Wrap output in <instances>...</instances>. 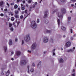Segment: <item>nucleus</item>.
<instances>
[{"instance_id": "nucleus-28", "label": "nucleus", "mask_w": 76, "mask_h": 76, "mask_svg": "<svg viewBox=\"0 0 76 76\" xmlns=\"http://www.w3.org/2000/svg\"><path fill=\"white\" fill-rule=\"evenodd\" d=\"M25 7H23L21 8V10H25Z\"/></svg>"}, {"instance_id": "nucleus-57", "label": "nucleus", "mask_w": 76, "mask_h": 76, "mask_svg": "<svg viewBox=\"0 0 76 76\" xmlns=\"http://www.w3.org/2000/svg\"><path fill=\"white\" fill-rule=\"evenodd\" d=\"M26 6L27 7H28V4H26Z\"/></svg>"}, {"instance_id": "nucleus-33", "label": "nucleus", "mask_w": 76, "mask_h": 76, "mask_svg": "<svg viewBox=\"0 0 76 76\" xmlns=\"http://www.w3.org/2000/svg\"><path fill=\"white\" fill-rule=\"evenodd\" d=\"M45 23L46 24H47V23H48V20H46V21H45Z\"/></svg>"}, {"instance_id": "nucleus-38", "label": "nucleus", "mask_w": 76, "mask_h": 76, "mask_svg": "<svg viewBox=\"0 0 76 76\" xmlns=\"http://www.w3.org/2000/svg\"><path fill=\"white\" fill-rule=\"evenodd\" d=\"M20 19H23V15H21L20 17Z\"/></svg>"}, {"instance_id": "nucleus-5", "label": "nucleus", "mask_w": 76, "mask_h": 76, "mask_svg": "<svg viewBox=\"0 0 76 76\" xmlns=\"http://www.w3.org/2000/svg\"><path fill=\"white\" fill-rule=\"evenodd\" d=\"M71 45V43L70 42H68L66 43L65 46L66 47H69Z\"/></svg>"}, {"instance_id": "nucleus-51", "label": "nucleus", "mask_w": 76, "mask_h": 76, "mask_svg": "<svg viewBox=\"0 0 76 76\" xmlns=\"http://www.w3.org/2000/svg\"><path fill=\"white\" fill-rule=\"evenodd\" d=\"M55 50H56V49H54L53 50V53L55 51Z\"/></svg>"}, {"instance_id": "nucleus-61", "label": "nucleus", "mask_w": 76, "mask_h": 76, "mask_svg": "<svg viewBox=\"0 0 76 76\" xmlns=\"http://www.w3.org/2000/svg\"><path fill=\"white\" fill-rule=\"evenodd\" d=\"M20 8H18V10H20Z\"/></svg>"}, {"instance_id": "nucleus-34", "label": "nucleus", "mask_w": 76, "mask_h": 76, "mask_svg": "<svg viewBox=\"0 0 76 76\" xmlns=\"http://www.w3.org/2000/svg\"><path fill=\"white\" fill-rule=\"evenodd\" d=\"M57 10H55L53 12V13H54L55 12H57Z\"/></svg>"}, {"instance_id": "nucleus-27", "label": "nucleus", "mask_w": 76, "mask_h": 76, "mask_svg": "<svg viewBox=\"0 0 76 76\" xmlns=\"http://www.w3.org/2000/svg\"><path fill=\"white\" fill-rule=\"evenodd\" d=\"M41 61H40L39 63L37 65V67H38L39 65H41Z\"/></svg>"}, {"instance_id": "nucleus-64", "label": "nucleus", "mask_w": 76, "mask_h": 76, "mask_svg": "<svg viewBox=\"0 0 76 76\" xmlns=\"http://www.w3.org/2000/svg\"><path fill=\"white\" fill-rule=\"evenodd\" d=\"M11 54H13V52H12Z\"/></svg>"}, {"instance_id": "nucleus-48", "label": "nucleus", "mask_w": 76, "mask_h": 76, "mask_svg": "<svg viewBox=\"0 0 76 76\" xmlns=\"http://www.w3.org/2000/svg\"><path fill=\"white\" fill-rule=\"evenodd\" d=\"M72 1H76V0H71Z\"/></svg>"}, {"instance_id": "nucleus-32", "label": "nucleus", "mask_w": 76, "mask_h": 76, "mask_svg": "<svg viewBox=\"0 0 76 76\" xmlns=\"http://www.w3.org/2000/svg\"><path fill=\"white\" fill-rule=\"evenodd\" d=\"M12 24L10 23L9 24V27H12Z\"/></svg>"}, {"instance_id": "nucleus-41", "label": "nucleus", "mask_w": 76, "mask_h": 76, "mask_svg": "<svg viewBox=\"0 0 76 76\" xmlns=\"http://www.w3.org/2000/svg\"><path fill=\"white\" fill-rule=\"evenodd\" d=\"M70 31H70L71 33H73V30H72V29H71Z\"/></svg>"}, {"instance_id": "nucleus-53", "label": "nucleus", "mask_w": 76, "mask_h": 76, "mask_svg": "<svg viewBox=\"0 0 76 76\" xmlns=\"http://www.w3.org/2000/svg\"><path fill=\"white\" fill-rule=\"evenodd\" d=\"M13 3H11L10 4V5H11V6H13Z\"/></svg>"}, {"instance_id": "nucleus-39", "label": "nucleus", "mask_w": 76, "mask_h": 76, "mask_svg": "<svg viewBox=\"0 0 76 76\" xmlns=\"http://www.w3.org/2000/svg\"><path fill=\"white\" fill-rule=\"evenodd\" d=\"M37 23H39V19H37Z\"/></svg>"}, {"instance_id": "nucleus-6", "label": "nucleus", "mask_w": 76, "mask_h": 76, "mask_svg": "<svg viewBox=\"0 0 76 76\" xmlns=\"http://www.w3.org/2000/svg\"><path fill=\"white\" fill-rule=\"evenodd\" d=\"M36 46H37L36 43H33L31 47V49H35L36 48Z\"/></svg>"}, {"instance_id": "nucleus-42", "label": "nucleus", "mask_w": 76, "mask_h": 76, "mask_svg": "<svg viewBox=\"0 0 76 76\" xmlns=\"http://www.w3.org/2000/svg\"><path fill=\"white\" fill-rule=\"evenodd\" d=\"M23 44H24V41H23V40H22V45H23Z\"/></svg>"}, {"instance_id": "nucleus-49", "label": "nucleus", "mask_w": 76, "mask_h": 76, "mask_svg": "<svg viewBox=\"0 0 76 76\" xmlns=\"http://www.w3.org/2000/svg\"><path fill=\"white\" fill-rule=\"evenodd\" d=\"M23 3L24 4V3H25V1H23Z\"/></svg>"}, {"instance_id": "nucleus-35", "label": "nucleus", "mask_w": 76, "mask_h": 76, "mask_svg": "<svg viewBox=\"0 0 76 76\" xmlns=\"http://www.w3.org/2000/svg\"><path fill=\"white\" fill-rule=\"evenodd\" d=\"M62 2V3H64V1H65L66 0H60Z\"/></svg>"}, {"instance_id": "nucleus-15", "label": "nucleus", "mask_w": 76, "mask_h": 76, "mask_svg": "<svg viewBox=\"0 0 76 76\" xmlns=\"http://www.w3.org/2000/svg\"><path fill=\"white\" fill-rule=\"evenodd\" d=\"M9 74H10V72L9 71V70H8V71L6 73V76H9Z\"/></svg>"}, {"instance_id": "nucleus-25", "label": "nucleus", "mask_w": 76, "mask_h": 76, "mask_svg": "<svg viewBox=\"0 0 76 76\" xmlns=\"http://www.w3.org/2000/svg\"><path fill=\"white\" fill-rule=\"evenodd\" d=\"M11 20H12V21H13L15 20V18L13 17H12L11 18Z\"/></svg>"}, {"instance_id": "nucleus-7", "label": "nucleus", "mask_w": 76, "mask_h": 76, "mask_svg": "<svg viewBox=\"0 0 76 76\" xmlns=\"http://www.w3.org/2000/svg\"><path fill=\"white\" fill-rule=\"evenodd\" d=\"M61 11L62 14L65 13H66V9L64 8H62L61 9Z\"/></svg>"}, {"instance_id": "nucleus-44", "label": "nucleus", "mask_w": 76, "mask_h": 76, "mask_svg": "<svg viewBox=\"0 0 76 76\" xmlns=\"http://www.w3.org/2000/svg\"><path fill=\"white\" fill-rule=\"evenodd\" d=\"M51 41L52 42V43H53V39H51Z\"/></svg>"}, {"instance_id": "nucleus-37", "label": "nucleus", "mask_w": 76, "mask_h": 76, "mask_svg": "<svg viewBox=\"0 0 76 76\" xmlns=\"http://www.w3.org/2000/svg\"><path fill=\"white\" fill-rule=\"evenodd\" d=\"M32 66H34V67H35V64H34V63H33Z\"/></svg>"}, {"instance_id": "nucleus-13", "label": "nucleus", "mask_w": 76, "mask_h": 76, "mask_svg": "<svg viewBox=\"0 0 76 76\" xmlns=\"http://www.w3.org/2000/svg\"><path fill=\"white\" fill-rule=\"evenodd\" d=\"M61 29L63 31H66V28L63 26H62L61 27Z\"/></svg>"}, {"instance_id": "nucleus-18", "label": "nucleus", "mask_w": 76, "mask_h": 76, "mask_svg": "<svg viewBox=\"0 0 76 76\" xmlns=\"http://www.w3.org/2000/svg\"><path fill=\"white\" fill-rule=\"evenodd\" d=\"M4 4V2L3 1H1L0 2V6H3Z\"/></svg>"}, {"instance_id": "nucleus-58", "label": "nucleus", "mask_w": 76, "mask_h": 76, "mask_svg": "<svg viewBox=\"0 0 76 76\" xmlns=\"http://www.w3.org/2000/svg\"><path fill=\"white\" fill-rule=\"evenodd\" d=\"M71 6H72V7H73V6H74V5L73 4H72L71 5Z\"/></svg>"}, {"instance_id": "nucleus-2", "label": "nucleus", "mask_w": 76, "mask_h": 76, "mask_svg": "<svg viewBox=\"0 0 76 76\" xmlns=\"http://www.w3.org/2000/svg\"><path fill=\"white\" fill-rule=\"evenodd\" d=\"M30 37H29V34L26 35L24 37V40L26 42H28V41L30 40Z\"/></svg>"}, {"instance_id": "nucleus-12", "label": "nucleus", "mask_w": 76, "mask_h": 76, "mask_svg": "<svg viewBox=\"0 0 76 76\" xmlns=\"http://www.w3.org/2000/svg\"><path fill=\"white\" fill-rule=\"evenodd\" d=\"M9 44L10 45H12V41L11 39H10L9 40Z\"/></svg>"}, {"instance_id": "nucleus-3", "label": "nucleus", "mask_w": 76, "mask_h": 76, "mask_svg": "<svg viewBox=\"0 0 76 76\" xmlns=\"http://www.w3.org/2000/svg\"><path fill=\"white\" fill-rule=\"evenodd\" d=\"M26 64V61L25 60H22L20 61V64L21 66L25 65Z\"/></svg>"}, {"instance_id": "nucleus-10", "label": "nucleus", "mask_w": 76, "mask_h": 76, "mask_svg": "<svg viewBox=\"0 0 76 76\" xmlns=\"http://www.w3.org/2000/svg\"><path fill=\"white\" fill-rule=\"evenodd\" d=\"M58 15L59 18H62L63 17V15L60 12H59Z\"/></svg>"}, {"instance_id": "nucleus-19", "label": "nucleus", "mask_w": 76, "mask_h": 76, "mask_svg": "<svg viewBox=\"0 0 76 76\" xmlns=\"http://www.w3.org/2000/svg\"><path fill=\"white\" fill-rule=\"evenodd\" d=\"M73 52V51H74V50L72 49H70L67 50V52Z\"/></svg>"}, {"instance_id": "nucleus-40", "label": "nucleus", "mask_w": 76, "mask_h": 76, "mask_svg": "<svg viewBox=\"0 0 76 76\" xmlns=\"http://www.w3.org/2000/svg\"><path fill=\"white\" fill-rule=\"evenodd\" d=\"M7 6H8V7H9L10 5H9V4L8 3H7Z\"/></svg>"}, {"instance_id": "nucleus-55", "label": "nucleus", "mask_w": 76, "mask_h": 76, "mask_svg": "<svg viewBox=\"0 0 76 76\" xmlns=\"http://www.w3.org/2000/svg\"><path fill=\"white\" fill-rule=\"evenodd\" d=\"M34 4L35 5H37V2H35Z\"/></svg>"}, {"instance_id": "nucleus-8", "label": "nucleus", "mask_w": 76, "mask_h": 76, "mask_svg": "<svg viewBox=\"0 0 76 76\" xmlns=\"http://www.w3.org/2000/svg\"><path fill=\"white\" fill-rule=\"evenodd\" d=\"M43 42L44 43H47L48 42V39L47 38H45L44 39Z\"/></svg>"}, {"instance_id": "nucleus-23", "label": "nucleus", "mask_w": 76, "mask_h": 76, "mask_svg": "<svg viewBox=\"0 0 76 76\" xmlns=\"http://www.w3.org/2000/svg\"><path fill=\"white\" fill-rule=\"evenodd\" d=\"M15 18H19V15L15 14Z\"/></svg>"}, {"instance_id": "nucleus-24", "label": "nucleus", "mask_w": 76, "mask_h": 76, "mask_svg": "<svg viewBox=\"0 0 76 76\" xmlns=\"http://www.w3.org/2000/svg\"><path fill=\"white\" fill-rule=\"evenodd\" d=\"M46 31L47 33H50L51 32V31L50 30H46Z\"/></svg>"}, {"instance_id": "nucleus-30", "label": "nucleus", "mask_w": 76, "mask_h": 76, "mask_svg": "<svg viewBox=\"0 0 76 76\" xmlns=\"http://www.w3.org/2000/svg\"><path fill=\"white\" fill-rule=\"evenodd\" d=\"M30 71H31V72H34V69H31L30 70Z\"/></svg>"}, {"instance_id": "nucleus-62", "label": "nucleus", "mask_w": 76, "mask_h": 76, "mask_svg": "<svg viewBox=\"0 0 76 76\" xmlns=\"http://www.w3.org/2000/svg\"><path fill=\"white\" fill-rule=\"evenodd\" d=\"M75 69H73V71H72V72H75Z\"/></svg>"}, {"instance_id": "nucleus-4", "label": "nucleus", "mask_w": 76, "mask_h": 76, "mask_svg": "<svg viewBox=\"0 0 76 76\" xmlns=\"http://www.w3.org/2000/svg\"><path fill=\"white\" fill-rule=\"evenodd\" d=\"M26 13V14L27 15L26 16V15H24V16L25 17V18H27V17H28V16L29 15V14H30V13H29V14H28L27 13V10H25V11H23L22 12V14H24V13Z\"/></svg>"}, {"instance_id": "nucleus-60", "label": "nucleus", "mask_w": 76, "mask_h": 76, "mask_svg": "<svg viewBox=\"0 0 76 76\" xmlns=\"http://www.w3.org/2000/svg\"><path fill=\"white\" fill-rule=\"evenodd\" d=\"M76 34H74V37H76Z\"/></svg>"}, {"instance_id": "nucleus-45", "label": "nucleus", "mask_w": 76, "mask_h": 76, "mask_svg": "<svg viewBox=\"0 0 76 76\" xmlns=\"http://www.w3.org/2000/svg\"><path fill=\"white\" fill-rule=\"evenodd\" d=\"M15 41L16 42H18V39L17 38L15 39Z\"/></svg>"}, {"instance_id": "nucleus-29", "label": "nucleus", "mask_w": 76, "mask_h": 76, "mask_svg": "<svg viewBox=\"0 0 76 76\" xmlns=\"http://www.w3.org/2000/svg\"><path fill=\"white\" fill-rule=\"evenodd\" d=\"M28 2V3H31V2H32V0H29Z\"/></svg>"}, {"instance_id": "nucleus-56", "label": "nucleus", "mask_w": 76, "mask_h": 76, "mask_svg": "<svg viewBox=\"0 0 76 76\" xmlns=\"http://www.w3.org/2000/svg\"><path fill=\"white\" fill-rule=\"evenodd\" d=\"M10 19V18H7V21H9V20Z\"/></svg>"}, {"instance_id": "nucleus-59", "label": "nucleus", "mask_w": 76, "mask_h": 76, "mask_svg": "<svg viewBox=\"0 0 76 76\" xmlns=\"http://www.w3.org/2000/svg\"><path fill=\"white\" fill-rule=\"evenodd\" d=\"M20 1V0H17V2H19Z\"/></svg>"}, {"instance_id": "nucleus-11", "label": "nucleus", "mask_w": 76, "mask_h": 76, "mask_svg": "<svg viewBox=\"0 0 76 76\" xmlns=\"http://www.w3.org/2000/svg\"><path fill=\"white\" fill-rule=\"evenodd\" d=\"M21 54V53L20 51H17L16 52V54L17 56H20Z\"/></svg>"}, {"instance_id": "nucleus-43", "label": "nucleus", "mask_w": 76, "mask_h": 76, "mask_svg": "<svg viewBox=\"0 0 76 76\" xmlns=\"http://www.w3.org/2000/svg\"><path fill=\"white\" fill-rule=\"evenodd\" d=\"M28 53H31V51L28 50Z\"/></svg>"}, {"instance_id": "nucleus-14", "label": "nucleus", "mask_w": 76, "mask_h": 76, "mask_svg": "<svg viewBox=\"0 0 76 76\" xmlns=\"http://www.w3.org/2000/svg\"><path fill=\"white\" fill-rule=\"evenodd\" d=\"M3 47L4 48V51L5 53H6V51L7 50V46H4Z\"/></svg>"}, {"instance_id": "nucleus-1", "label": "nucleus", "mask_w": 76, "mask_h": 76, "mask_svg": "<svg viewBox=\"0 0 76 76\" xmlns=\"http://www.w3.org/2000/svg\"><path fill=\"white\" fill-rule=\"evenodd\" d=\"M31 27L34 29L37 28V24H36V23H35V21H33L31 22Z\"/></svg>"}, {"instance_id": "nucleus-36", "label": "nucleus", "mask_w": 76, "mask_h": 76, "mask_svg": "<svg viewBox=\"0 0 76 76\" xmlns=\"http://www.w3.org/2000/svg\"><path fill=\"white\" fill-rule=\"evenodd\" d=\"M0 16H4V15L3 14L1 13L0 14Z\"/></svg>"}, {"instance_id": "nucleus-26", "label": "nucleus", "mask_w": 76, "mask_h": 76, "mask_svg": "<svg viewBox=\"0 0 76 76\" xmlns=\"http://www.w3.org/2000/svg\"><path fill=\"white\" fill-rule=\"evenodd\" d=\"M15 14H18L19 13V11H18V10H16L15 11Z\"/></svg>"}, {"instance_id": "nucleus-20", "label": "nucleus", "mask_w": 76, "mask_h": 76, "mask_svg": "<svg viewBox=\"0 0 76 76\" xmlns=\"http://www.w3.org/2000/svg\"><path fill=\"white\" fill-rule=\"evenodd\" d=\"M18 5H16V4H15L14 7V9H17V8H18Z\"/></svg>"}, {"instance_id": "nucleus-47", "label": "nucleus", "mask_w": 76, "mask_h": 76, "mask_svg": "<svg viewBox=\"0 0 76 76\" xmlns=\"http://www.w3.org/2000/svg\"><path fill=\"white\" fill-rule=\"evenodd\" d=\"M72 76H75V73L72 74Z\"/></svg>"}, {"instance_id": "nucleus-52", "label": "nucleus", "mask_w": 76, "mask_h": 76, "mask_svg": "<svg viewBox=\"0 0 76 76\" xmlns=\"http://www.w3.org/2000/svg\"><path fill=\"white\" fill-rule=\"evenodd\" d=\"M53 56H55V55H56V54H55V53H54V52H53Z\"/></svg>"}, {"instance_id": "nucleus-16", "label": "nucleus", "mask_w": 76, "mask_h": 76, "mask_svg": "<svg viewBox=\"0 0 76 76\" xmlns=\"http://www.w3.org/2000/svg\"><path fill=\"white\" fill-rule=\"evenodd\" d=\"M57 22H58V26H59V25H60V20L58 19V20H57Z\"/></svg>"}, {"instance_id": "nucleus-9", "label": "nucleus", "mask_w": 76, "mask_h": 76, "mask_svg": "<svg viewBox=\"0 0 76 76\" xmlns=\"http://www.w3.org/2000/svg\"><path fill=\"white\" fill-rule=\"evenodd\" d=\"M47 13H48V11H46L45 12V15L44 16V18H45L47 16Z\"/></svg>"}, {"instance_id": "nucleus-50", "label": "nucleus", "mask_w": 76, "mask_h": 76, "mask_svg": "<svg viewBox=\"0 0 76 76\" xmlns=\"http://www.w3.org/2000/svg\"><path fill=\"white\" fill-rule=\"evenodd\" d=\"M1 74L2 75H4V73H3V72H2V73H1Z\"/></svg>"}, {"instance_id": "nucleus-21", "label": "nucleus", "mask_w": 76, "mask_h": 76, "mask_svg": "<svg viewBox=\"0 0 76 76\" xmlns=\"http://www.w3.org/2000/svg\"><path fill=\"white\" fill-rule=\"evenodd\" d=\"M70 20H71V17H68V21L69 22V21H70Z\"/></svg>"}, {"instance_id": "nucleus-63", "label": "nucleus", "mask_w": 76, "mask_h": 76, "mask_svg": "<svg viewBox=\"0 0 76 76\" xmlns=\"http://www.w3.org/2000/svg\"><path fill=\"white\" fill-rule=\"evenodd\" d=\"M73 50H75V47H74L73 48Z\"/></svg>"}, {"instance_id": "nucleus-54", "label": "nucleus", "mask_w": 76, "mask_h": 76, "mask_svg": "<svg viewBox=\"0 0 76 76\" xmlns=\"http://www.w3.org/2000/svg\"><path fill=\"white\" fill-rule=\"evenodd\" d=\"M71 40H73V37H71Z\"/></svg>"}, {"instance_id": "nucleus-17", "label": "nucleus", "mask_w": 76, "mask_h": 76, "mask_svg": "<svg viewBox=\"0 0 76 76\" xmlns=\"http://www.w3.org/2000/svg\"><path fill=\"white\" fill-rule=\"evenodd\" d=\"M64 61L63 60V59L62 58H61L59 61V63H63V61Z\"/></svg>"}, {"instance_id": "nucleus-31", "label": "nucleus", "mask_w": 76, "mask_h": 76, "mask_svg": "<svg viewBox=\"0 0 76 76\" xmlns=\"http://www.w3.org/2000/svg\"><path fill=\"white\" fill-rule=\"evenodd\" d=\"M10 30V31H13V27L11 28Z\"/></svg>"}, {"instance_id": "nucleus-22", "label": "nucleus", "mask_w": 76, "mask_h": 76, "mask_svg": "<svg viewBox=\"0 0 76 76\" xmlns=\"http://www.w3.org/2000/svg\"><path fill=\"white\" fill-rule=\"evenodd\" d=\"M27 68L28 69V73H29V65L28 66Z\"/></svg>"}, {"instance_id": "nucleus-46", "label": "nucleus", "mask_w": 76, "mask_h": 76, "mask_svg": "<svg viewBox=\"0 0 76 76\" xmlns=\"http://www.w3.org/2000/svg\"><path fill=\"white\" fill-rule=\"evenodd\" d=\"M6 11H7V9H6L4 10V12H6Z\"/></svg>"}]
</instances>
